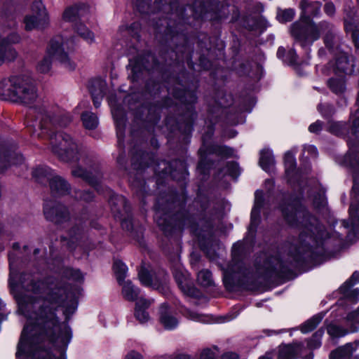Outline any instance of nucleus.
<instances>
[{"label": "nucleus", "mask_w": 359, "mask_h": 359, "mask_svg": "<svg viewBox=\"0 0 359 359\" xmlns=\"http://www.w3.org/2000/svg\"><path fill=\"white\" fill-rule=\"evenodd\" d=\"M64 308L66 320L75 312L77 300L75 293L57 285L48 290L38 310L25 326L18 346L16 357L32 359H66L65 351L72 338L67 323L60 322L56 313Z\"/></svg>", "instance_id": "nucleus-1"}, {"label": "nucleus", "mask_w": 359, "mask_h": 359, "mask_svg": "<svg viewBox=\"0 0 359 359\" xmlns=\"http://www.w3.org/2000/svg\"><path fill=\"white\" fill-rule=\"evenodd\" d=\"M300 7L302 11L301 18L292 25V35L304 46L317 40L321 33L325 34V43L327 47L331 48L334 36L333 26L327 22H321L316 25L310 19V16L319 14L321 4L316 1L302 0Z\"/></svg>", "instance_id": "nucleus-2"}, {"label": "nucleus", "mask_w": 359, "mask_h": 359, "mask_svg": "<svg viewBox=\"0 0 359 359\" xmlns=\"http://www.w3.org/2000/svg\"><path fill=\"white\" fill-rule=\"evenodd\" d=\"M281 212L289 225L301 229L300 243L305 246L320 244L327 236L324 226L311 216L299 201L283 204Z\"/></svg>", "instance_id": "nucleus-3"}, {"label": "nucleus", "mask_w": 359, "mask_h": 359, "mask_svg": "<svg viewBox=\"0 0 359 359\" xmlns=\"http://www.w3.org/2000/svg\"><path fill=\"white\" fill-rule=\"evenodd\" d=\"M49 140L52 151L61 160L78 163L72 168V175L88 180L93 184V182L90 181V171L87 170V168H83V166H90V160L77 143L69 135L62 131L51 134Z\"/></svg>", "instance_id": "nucleus-4"}, {"label": "nucleus", "mask_w": 359, "mask_h": 359, "mask_svg": "<svg viewBox=\"0 0 359 359\" xmlns=\"http://www.w3.org/2000/svg\"><path fill=\"white\" fill-rule=\"evenodd\" d=\"M73 47L69 46L68 40H64L61 37H56L50 42L48 50V55L44 57L38 64L37 70L42 74L48 73L51 67V58L53 56L60 65L67 70L75 69L76 65L72 61L65 50H71Z\"/></svg>", "instance_id": "nucleus-5"}, {"label": "nucleus", "mask_w": 359, "mask_h": 359, "mask_svg": "<svg viewBox=\"0 0 359 359\" xmlns=\"http://www.w3.org/2000/svg\"><path fill=\"white\" fill-rule=\"evenodd\" d=\"M33 114H36V118L34 123L29 124V126L33 128V133H36L39 137L50 130L53 126L58 125L65 127L72 121L69 114L59 109H57V111H48L43 109H31L29 115Z\"/></svg>", "instance_id": "nucleus-6"}, {"label": "nucleus", "mask_w": 359, "mask_h": 359, "mask_svg": "<svg viewBox=\"0 0 359 359\" xmlns=\"http://www.w3.org/2000/svg\"><path fill=\"white\" fill-rule=\"evenodd\" d=\"M32 14L25 18L26 30L40 29L46 27L49 22L46 10L41 1H35L32 6Z\"/></svg>", "instance_id": "nucleus-7"}, {"label": "nucleus", "mask_w": 359, "mask_h": 359, "mask_svg": "<svg viewBox=\"0 0 359 359\" xmlns=\"http://www.w3.org/2000/svg\"><path fill=\"white\" fill-rule=\"evenodd\" d=\"M21 76H12L0 82V97L3 100L18 102Z\"/></svg>", "instance_id": "nucleus-8"}, {"label": "nucleus", "mask_w": 359, "mask_h": 359, "mask_svg": "<svg viewBox=\"0 0 359 359\" xmlns=\"http://www.w3.org/2000/svg\"><path fill=\"white\" fill-rule=\"evenodd\" d=\"M20 83L18 93V102H21L27 105L32 104L38 97L35 86L28 77L21 76Z\"/></svg>", "instance_id": "nucleus-9"}, {"label": "nucleus", "mask_w": 359, "mask_h": 359, "mask_svg": "<svg viewBox=\"0 0 359 359\" xmlns=\"http://www.w3.org/2000/svg\"><path fill=\"white\" fill-rule=\"evenodd\" d=\"M46 218L53 222L61 224L69 219V212L60 204L46 203L43 208Z\"/></svg>", "instance_id": "nucleus-10"}, {"label": "nucleus", "mask_w": 359, "mask_h": 359, "mask_svg": "<svg viewBox=\"0 0 359 359\" xmlns=\"http://www.w3.org/2000/svg\"><path fill=\"white\" fill-rule=\"evenodd\" d=\"M158 319L161 325L168 330L175 329L179 324L178 319L166 303L161 304L158 308Z\"/></svg>", "instance_id": "nucleus-11"}, {"label": "nucleus", "mask_w": 359, "mask_h": 359, "mask_svg": "<svg viewBox=\"0 0 359 359\" xmlns=\"http://www.w3.org/2000/svg\"><path fill=\"white\" fill-rule=\"evenodd\" d=\"M154 303V299L140 297L135 303L134 309V316L135 319L142 325L149 323L151 318L147 309Z\"/></svg>", "instance_id": "nucleus-12"}, {"label": "nucleus", "mask_w": 359, "mask_h": 359, "mask_svg": "<svg viewBox=\"0 0 359 359\" xmlns=\"http://www.w3.org/2000/svg\"><path fill=\"white\" fill-rule=\"evenodd\" d=\"M255 205L251 212V222L248 229L249 233L253 234L259 222L260 210L264 204V196L262 191L257 190L255 194Z\"/></svg>", "instance_id": "nucleus-13"}, {"label": "nucleus", "mask_w": 359, "mask_h": 359, "mask_svg": "<svg viewBox=\"0 0 359 359\" xmlns=\"http://www.w3.org/2000/svg\"><path fill=\"white\" fill-rule=\"evenodd\" d=\"M175 278L181 289V290L186 294L190 297H198V291L194 287L188 278V274L184 273L181 271H175L174 272Z\"/></svg>", "instance_id": "nucleus-14"}, {"label": "nucleus", "mask_w": 359, "mask_h": 359, "mask_svg": "<svg viewBox=\"0 0 359 359\" xmlns=\"http://www.w3.org/2000/svg\"><path fill=\"white\" fill-rule=\"evenodd\" d=\"M106 88V83L101 79H95L90 81L89 90L91 94L95 107L100 105Z\"/></svg>", "instance_id": "nucleus-15"}, {"label": "nucleus", "mask_w": 359, "mask_h": 359, "mask_svg": "<svg viewBox=\"0 0 359 359\" xmlns=\"http://www.w3.org/2000/svg\"><path fill=\"white\" fill-rule=\"evenodd\" d=\"M303 347L302 343L280 346L278 359H296L301 354Z\"/></svg>", "instance_id": "nucleus-16"}, {"label": "nucleus", "mask_w": 359, "mask_h": 359, "mask_svg": "<svg viewBox=\"0 0 359 359\" xmlns=\"http://www.w3.org/2000/svg\"><path fill=\"white\" fill-rule=\"evenodd\" d=\"M118 285L121 287V295L128 302H135L140 299V289L130 280L122 281Z\"/></svg>", "instance_id": "nucleus-17"}, {"label": "nucleus", "mask_w": 359, "mask_h": 359, "mask_svg": "<svg viewBox=\"0 0 359 359\" xmlns=\"http://www.w3.org/2000/svg\"><path fill=\"white\" fill-rule=\"evenodd\" d=\"M51 192L55 195L62 196L69 193L70 186L67 182L59 175H55L49 181Z\"/></svg>", "instance_id": "nucleus-18"}, {"label": "nucleus", "mask_w": 359, "mask_h": 359, "mask_svg": "<svg viewBox=\"0 0 359 359\" xmlns=\"http://www.w3.org/2000/svg\"><path fill=\"white\" fill-rule=\"evenodd\" d=\"M87 8L84 6H72L67 8L63 13V20L69 22H77V20L84 17Z\"/></svg>", "instance_id": "nucleus-19"}, {"label": "nucleus", "mask_w": 359, "mask_h": 359, "mask_svg": "<svg viewBox=\"0 0 359 359\" xmlns=\"http://www.w3.org/2000/svg\"><path fill=\"white\" fill-rule=\"evenodd\" d=\"M358 345V342L347 344L332 351L330 355V359H350Z\"/></svg>", "instance_id": "nucleus-20"}, {"label": "nucleus", "mask_w": 359, "mask_h": 359, "mask_svg": "<svg viewBox=\"0 0 359 359\" xmlns=\"http://www.w3.org/2000/svg\"><path fill=\"white\" fill-rule=\"evenodd\" d=\"M139 279L142 285L151 287L154 289H159L161 285L160 280L154 277L151 273L144 267H142L138 273Z\"/></svg>", "instance_id": "nucleus-21"}, {"label": "nucleus", "mask_w": 359, "mask_h": 359, "mask_svg": "<svg viewBox=\"0 0 359 359\" xmlns=\"http://www.w3.org/2000/svg\"><path fill=\"white\" fill-rule=\"evenodd\" d=\"M199 153L203 157L208 154H216L219 156H230L233 154V150L231 148H229L226 146H219V145H213L209 148H205V145H203L200 149Z\"/></svg>", "instance_id": "nucleus-22"}, {"label": "nucleus", "mask_w": 359, "mask_h": 359, "mask_svg": "<svg viewBox=\"0 0 359 359\" xmlns=\"http://www.w3.org/2000/svg\"><path fill=\"white\" fill-rule=\"evenodd\" d=\"M109 104L111 107V114L116 124L118 127L122 126L124 123V114L121 107L117 105L115 97L111 96L109 98Z\"/></svg>", "instance_id": "nucleus-23"}, {"label": "nucleus", "mask_w": 359, "mask_h": 359, "mask_svg": "<svg viewBox=\"0 0 359 359\" xmlns=\"http://www.w3.org/2000/svg\"><path fill=\"white\" fill-rule=\"evenodd\" d=\"M33 177L40 183L49 182L55 174L52 170L46 166L36 168L32 172Z\"/></svg>", "instance_id": "nucleus-24"}, {"label": "nucleus", "mask_w": 359, "mask_h": 359, "mask_svg": "<svg viewBox=\"0 0 359 359\" xmlns=\"http://www.w3.org/2000/svg\"><path fill=\"white\" fill-rule=\"evenodd\" d=\"M75 32L83 39L88 43H93L95 41L94 33L90 31L85 25L76 23L74 25Z\"/></svg>", "instance_id": "nucleus-25"}, {"label": "nucleus", "mask_w": 359, "mask_h": 359, "mask_svg": "<svg viewBox=\"0 0 359 359\" xmlns=\"http://www.w3.org/2000/svg\"><path fill=\"white\" fill-rule=\"evenodd\" d=\"M275 161L272 153L269 150H263L260 154L259 165L263 170L270 172L274 165Z\"/></svg>", "instance_id": "nucleus-26"}, {"label": "nucleus", "mask_w": 359, "mask_h": 359, "mask_svg": "<svg viewBox=\"0 0 359 359\" xmlns=\"http://www.w3.org/2000/svg\"><path fill=\"white\" fill-rule=\"evenodd\" d=\"M180 312L182 314L185 316L187 318L190 319L194 321L201 322V323H210L211 322V317L208 315H203L184 308L183 310H181Z\"/></svg>", "instance_id": "nucleus-27"}, {"label": "nucleus", "mask_w": 359, "mask_h": 359, "mask_svg": "<svg viewBox=\"0 0 359 359\" xmlns=\"http://www.w3.org/2000/svg\"><path fill=\"white\" fill-rule=\"evenodd\" d=\"M4 41H0V66L6 61L14 60L17 53L11 47L4 46Z\"/></svg>", "instance_id": "nucleus-28"}, {"label": "nucleus", "mask_w": 359, "mask_h": 359, "mask_svg": "<svg viewBox=\"0 0 359 359\" xmlns=\"http://www.w3.org/2000/svg\"><path fill=\"white\" fill-rule=\"evenodd\" d=\"M353 64L346 54H341L336 61V68L338 71L350 74L353 72Z\"/></svg>", "instance_id": "nucleus-29"}, {"label": "nucleus", "mask_w": 359, "mask_h": 359, "mask_svg": "<svg viewBox=\"0 0 359 359\" xmlns=\"http://www.w3.org/2000/svg\"><path fill=\"white\" fill-rule=\"evenodd\" d=\"M264 269L268 271H275L276 273L283 272L285 264L278 257H270L264 264Z\"/></svg>", "instance_id": "nucleus-30"}, {"label": "nucleus", "mask_w": 359, "mask_h": 359, "mask_svg": "<svg viewBox=\"0 0 359 359\" xmlns=\"http://www.w3.org/2000/svg\"><path fill=\"white\" fill-rule=\"evenodd\" d=\"M81 120L83 126L88 130L95 129L99 123L97 116L90 111L83 113L81 115Z\"/></svg>", "instance_id": "nucleus-31"}, {"label": "nucleus", "mask_w": 359, "mask_h": 359, "mask_svg": "<svg viewBox=\"0 0 359 359\" xmlns=\"http://www.w3.org/2000/svg\"><path fill=\"white\" fill-rule=\"evenodd\" d=\"M113 268L118 283L125 281L128 272V267L126 265L120 260H116L114 261Z\"/></svg>", "instance_id": "nucleus-32"}, {"label": "nucleus", "mask_w": 359, "mask_h": 359, "mask_svg": "<svg viewBox=\"0 0 359 359\" xmlns=\"http://www.w3.org/2000/svg\"><path fill=\"white\" fill-rule=\"evenodd\" d=\"M323 318V314H318L308 320L301 326V331L302 333H308L314 330L317 325L320 323Z\"/></svg>", "instance_id": "nucleus-33"}, {"label": "nucleus", "mask_w": 359, "mask_h": 359, "mask_svg": "<svg viewBox=\"0 0 359 359\" xmlns=\"http://www.w3.org/2000/svg\"><path fill=\"white\" fill-rule=\"evenodd\" d=\"M109 194L110 196L109 202L112 210L118 212L120 207L125 206L126 203V198L122 196L112 194L111 191H109Z\"/></svg>", "instance_id": "nucleus-34"}, {"label": "nucleus", "mask_w": 359, "mask_h": 359, "mask_svg": "<svg viewBox=\"0 0 359 359\" xmlns=\"http://www.w3.org/2000/svg\"><path fill=\"white\" fill-rule=\"evenodd\" d=\"M285 172L287 176H290L292 172L294 170L296 162L294 154L292 151H287L284 157Z\"/></svg>", "instance_id": "nucleus-35"}, {"label": "nucleus", "mask_w": 359, "mask_h": 359, "mask_svg": "<svg viewBox=\"0 0 359 359\" xmlns=\"http://www.w3.org/2000/svg\"><path fill=\"white\" fill-rule=\"evenodd\" d=\"M197 280L204 287L211 286L213 284L211 273L208 270H202L198 272Z\"/></svg>", "instance_id": "nucleus-36"}, {"label": "nucleus", "mask_w": 359, "mask_h": 359, "mask_svg": "<svg viewBox=\"0 0 359 359\" xmlns=\"http://www.w3.org/2000/svg\"><path fill=\"white\" fill-rule=\"evenodd\" d=\"M63 274L69 280L75 282L81 283L83 280V275L79 269H66Z\"/></svg>", "instance_id": "nucleus-37"}, {"label": "nucleus", "mask_w": 359, "mask_h": 359, "mask_svg": "<svg viewBox=\"0 0 359 359\" xmlns=\"http://www.w3.org/2000/svg\"><path fill=\"white\" fill-rule=\"evenodd\" d=\"M330 89L335 93H341L345 89L344 81L343 79H330L328 81Z\"/></svg>", "instance_id": "nucleus-38"}, {"label": "nucleus", "mask_w": 359, "mask_h": 359, "mask_svg": "<svg viewBox=\"0 0 359 359\" xmlns=\"http://www.w3.org/2000/svg\"><path fill=\"white\" fill-rule=\"evenodd\" d=\"M359 281V273L357 271H355L351 278L346 280L343 285L341 286L340 290L341 292H343L344 294H346L348 290L356 283Z\"/></svg>", "instance_id": "nucleus-39"}, {"label": "nucleus", "mask_w": 359, "mask_h": 359, "mask_svg": "<svg viewBox=\"0 0 359 359\" xmlns=\"http://www.w3.org/2000/svg\"><path fill=\"white\" fill-rule=\"evenodd\" d=\"M218 350L217 347L205 348L199 353V359H217Z\"/></svg>", "instance_id": "nucleus-40"}, {"label": "nucleus", "mask_w": 359, "mask_h": 359, "mask_svg": "<svg viewBox=\"0 0 359 359\" xmlns=\"http://www.w3.org/2000/svg\"><path fill=\"white\" fill-rule=\"evenodd\" d=\"M327 333L332 337H341L345 336L348 333V331L340 326L330 325L327 327Z\"/></svg>", "instance_id": "nucleus-41"}, {"label": "nucleus", "mask_w": 359, "mask_h": 359, "mask_svg": "<svg viewBox=\"0 0 359 359\" xmlns=\"http://www.w3.org/2000/svg\"><path fill=\"white\" fill-rule=\"evenodd\" d=\"M294 11L289 8L283 11H280L278 13V18L281 22H286L291 21L294 16Z\"/></svg>", "instance_id": "nucleus-42"}, {"label": "nucleus", "mask_w": 359, "mask_h": 359, "mask_svg": "<svg viewBox=\"0 0 359 359\" xmlns=\"http://www.w3.org/2000/svg\"><path fill=\"white\" fill-rule=\"evenodd\" d=\"M43 288L44 284L41 281H32L30 284L27 285V290L33 292L36 294H41Z\"/></svg>", "instance_id": "nucleus-43"}, {"label": "nucleus", "mask_w": 359, "mask_h": 359, "mask_svg": "<svg viewBox=\"0 0 359 359\" xmlns=\"http://www.w3.org/2000/svg\"><path fill=\"white\" fill-rule=\"evenodd\" d=\"M20 40V37L16 33H11L6 39L4 38L0 41L4 42V46L11 47L10 45L12 43H18Z\"/></svg>", "instance_id": "nucleus-44"}, {"label": "nucleus", "mask_w": 359, "mask_h": 359, "mask_svg": "<svg viewBox=\"0 0 359 359\" xmlns=\"http://www.w3.org/2000/svg\"><path fill=\"white\" fill-rule=\"evenodd\" d=\"M342 124L338 122L329 121L327 130L334 134L338 135L342 130Z\"/></svg>", "instance_id": "nucleus-45"}, {"label": "nucleus", "mask_w": 359, "mask_h": 359, "mask_svg": "<svg viewBox=\"0 0 359 359\" xmlns=\"http://www.w3.org/2000/svg\"><path fill=\"white\" fill-rule=\"evenodd\" d=\"M83 229H81L79 228L74 229L70 233V243H74V242H79L81 237V233Z\"/></svg>", "instance_id": "nucleus-46"}, {"label": "nucleus", "mask_w": 359, "mask_h": 359, "mask_svg": "<svg viewBox=\"0 0 359 359\" xmlns=\"http://www.w3.org/2000/svg\"><path fill=\"white\" fill-rule=\"evenodd\" d=\"M318 111L323 115L327 116L331 114L333 111L332 107L329 104H319L318 107Z\"/></svg>", "instance_id": "nucleus-47"}, {"label": "nucleus", "mask_w": 359, "mask_h": 359, "mask_svg": "<svg viewBox=\"0 0 359 359\" xmlns=\"http://www.w3.org/2000/svg\"><path fill=\"white\" fill-rule=\"evenodd\" d=\"M285 61L288 62L291 65H294L297 62V55L294 50H290L287 55Z\"/></svg>", "instance_id": "nucleus-48"}, {"label": "nucleus", "mask_w": 359, "mask_h": 359, "mask_svg": "<svg viewBox=\"0 0 359 359\" xmlns=\"http://www.w3.org/2000/svg\"><path fill=\"white\" fill-rule=\"evenodd\" d=\"M322 125L323 124L321 121H317L309 126V130L311 133H317L321 130Z\"/></svg>", "instance_id": "nucleus-49"}, {"label": "nucleus", "mask_w": 359, "mask_h": 359, "mask_svg": "<svg viewBox=\"0 0 359 359\" xmlns=\"http://www.w3.org/2000/svg\"><path fill=\"white\" fill-rule=\"evenodd\" d=\"M124 359H143V358L140 353L132 350L126 355Z\"/></svg>", "instance_id": "nucleus-50"}, {"label": "nucleus", "mask_w": 359, "mask_h": 359, "mask_svg": "<svg viewBox=\"0 0 359 359\" xmlns=\"http://www.w3.org/2000/svg\"><path fill=\"white\" fill-rule=\"evenodd\" d=\"M324 11L327 15H332L335 12V7L332 3H327L325 6Z\"/></svg>", "instance_id": "nucleus-51"}, {"label": "nucleus", "mask_w": 359, "mask_h": 359, "mask_svg": "<svg viewBox=\"0 0 359 359\" xmlns=\"http://www.w3.org/2000/svg\"><path fill=\"white\" fill-rule=\"evenodd\" d=\"M81 198L83 199L84 201H91L93 198V194L90 191H84L83 193L80 194Z\"/></svg>", "instance_id": "nucleus-52"}, {"label": "nucleus", "mask_w": 359, "mask_h": 359, "mask_svg": "<svg viewBox=\"0 0 359 359\" xmlns=\"http://www.w3.org/2000/svg\"><path fill=\"white\" fill-rule=\"evenodd\" d=\"M305 151L310 154L313 157H316L317 156V149L312 145H309L305 147Z\"/></svg>", "instance_id": "nucleus-53"}, {"label": "nucleus", "mask_w": 359, "mask_h": 359, "mask_svg": "<svg viewBox=\"0 0 359 359\" xmlns=\"http://www.w3.org/2000/svg\"><path fill=\"white\" fill-rule=\"evenodd\" d=\"M9 159L12 161L13 164H16L21 163L23 160V158L21 155H15V156H9Z\"/></svg>", "instance_id": "nucleus-54"}, {"label": "nucleus", "mask_w": 359, "mask_h": 359, "mask_svg": "<svg viewBox=\"0 0 359 359\" xmlns=\"http://www.w3.org/2000/svg\"><path fill=\"white\" fill-rule=\"evenodd\" d=\"M358 316H359V308L356 311L349 313L347 316V318L348 320H356Z\"/></svg>", "instance_id": "nucleus-55"}, {"label": "nucleus", "mask_w": 359, "mask_h": 359, "mask_svg": "<svg viewBox=\"0 0 359 359\" xmlns=\"http://www.w3.org/2000/svg\"><path fill=\"white\" fill-rule=\"evenodd\" d=\"M222 359H238V356L234 353H226L222 355Z\"/></svg>", "instance_id": "nucleus-56"}, {"label": "nucleus", "mask_w": 359, "mask_h": 359, "mask_svg": "<svg viewBox=\"0 0 359 359\" xmlns=\"http://www.w3.org/2000/svg\"><path fill=\"white\" fill-rule=\"evenodd\" d=\"M121 226L123 229H126L127 230H130L132 228V224L130 221L124 220L121 223Z\"/></svg>", "instance_id": "nucleus-57"}, {"label": "nucleus", "mask_w": 359, "mask_h": 359, "mask_svg": "<svg viewBox=\"0 0 359 359\" xmlns=\"http://www.w3.org/2000/svg\"><path fill=\"white\" fill-rule=\"evenodd\" d=\"M142 1L144 2L146 5H149V0H137L136 6L140 9V11H142L140 5Z\"/></svg>", "instance_id": "nucleus-58"}, {"label": "nucleus", "mask_w": 359, "mask_h": 359, "mask_svg": "<svg viewBox=\"0 0 359 359\" xmlns=\"http://www.w3.org/2000/svg\"><path fill=\"white\" fill-rule=\"evenodd\" d=\"M241 246V243H236V244L233 245V250H232V254H233V257H236L237 255L236 248H239Z\"/></svg>", "instance_id": "nucleus-59"}, {"label": "nucleus", "mask_w": 359, "mask_h": 359, "mask_svg": "<svg viewBox=\"0 0 359 359\" xmlns=\"http://www.w3.org/2000/svg\"><path fill=\"white\" fill-rule=\"evenodd\" d=\"M308 346L311 348H317L320 346V341L316 340L314 344H312L311 342H309Z\"/></svg>", "instance_id": "nucleus-60"}, {"label": "nucleus", "mask_w": 359, "mask_h": 359, "mask_svg": "<svg viewBox=\"0 0 359 359\" xmlns=\"http://www.w3.org/2000/svg\"><path fill=\"white\" fill-rule=\"evenodd\" d=\"M285 53V49L283 48H279L277 52L278 57H281Z\"/></svg>", "instance_id": "nucleus-61"}, {"label": "nucleus", "mask_w": 359, "mask_h": 359, "mask_svg": "<svg viewBox=\"0 0 359 359\" xmlns=\"http://www.w3.org/2000/svg\"><path fill=\"white\" fill-rule=\"evenodd\" d=\"M259 359H273V358L269 353H266L264 355L260 357Z\"/></svg>", "instance_id": "nucleus-62"}, {"label": "nucleus", "mask_w": 359, "mask_h": 359, "mask_svg": "<svg viewBox=\"0 0 359 359\" xmlns=\"http://www.w3.org/2000/svg\"><path fill=\"white\" fill-rule=\"evenodd\" d=\"M356 34H357L356 32H353L352 37H353L354 41L356 40Z\"/></svg>", "instance_id": "nucleus-63"}, {"label": "nucleus", "mask_w": 359, "mask_h": 359, "mask_svg": "<svg viewBox=\"0 0 359 359\" xmlns=\"http://www.w3.org/2000/svg\"><path fill=\"white\" fill-rule=\"evenodd\" d=\"M117 135H118V139L122 135V132L121 131V128L119 129V131L117 133Z\"/></svg>", "instance_id": "nucleus-64"}]
</instances>
